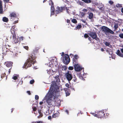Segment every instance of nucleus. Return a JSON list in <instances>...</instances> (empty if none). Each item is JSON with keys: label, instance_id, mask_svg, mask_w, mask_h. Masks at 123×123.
Listing matches in <instances>:
<instances>
[{"label": "nucleus", "instance_id": "nucleus-10", "mask_svg": "<svg viewBox=\"0 0 123 123\" xmlns=\"http://www.w3.org/2000/svg\"><path fill=\"white\" fill-rule=\"evenodd\" d=\"M97 115L98 116V118H104L105 113H104L103 111H99L97 113Z\"/></svg>", "mask_w": 123, "mask_h": 123}, {"label": "nucleus", "instance_id": "nucleus-14", "mask_svg": "<svg viewBox=\"0 0 123 123\" xmlns=\"http://www.w3.org/2000/svg\"><path fill=\"white\" fill-rule=\"evenodd\" d=\"M82 11L84 12H87L88 11H89V12H92L94 11V10L90 7H87L86 9L84 8L82 9Z\"/></svg>", "mask_w": 123, "mask_h": 123}, {"label": "nucleus", "instance_id": "nucleus-47", "mask_svg": "<svg viewBox=\"0 0 123 123\" xmlns=\"http://www.w3.org/2000/svg\"><path fill=\"white\" fill-rule=\"evenodd\" d=\"M24 48L27 50L29 48V47L28 46H24Z\"/></svg>", "mask_w": 123, "mask_h": 123}, {"label": "nucleus", "instance_id": "nucleus-34", "mask_svg": "<svg viewBox=\"0 0 123 123\" xmlns=\"http://www.w3.org/2000/svg\"><path fill=\"white\" fill-rule=\"evenodd\" d=\"M110 52H111V51H112V50L111 49H110ZM106 51L108 53H109V55H111L113 53L112 51H111V54L110 53V51L109 50H106Z\"/></svg>", "mask_w": 123, "mask_h": 123}, {"label": "nucleus", "instance_id": "nucleus-61", "mask_svg": "<svg viewBox=\"0 0 123 123\" xmlns=\"http://www.w3.org/2000/svg\"><path fill=\"white\" fill-rule=\"evenodd\" d=\"M48 117V119H51V117L50 116H49Z\"/></svg>", "mask_w": 123, "mask_h": 123}, {"label": "nucleus", "instance_id": "nucleus-22", "mask_svg": "<svg viewBox=\"0 0 123 123\" xmlns=\"http://www.w3.org/2000/svg\"><path fill=\"white\" fill-rule=\"evenodd\" d=\"M2 20L4 22H8L9 20L8 18L6 17H4L3 18Z\"/></svg>", "mask_w": 123, "mask_h": 123}, {"label": "nucleus", "instance_id": "nucleus-54", "mask_svg": "<svg viewBox=\"0 0 123 123\" xmlns=\"http://www.w3.org/2000/svg\"><path fill=\"white\" fill-rule=\"evenodd\" d=\"M67 23H70V20L69 19H67Z\"/></svg>", "mask_w": 123, "mask_h": 123}, {"label": "nucleus", "instance_id": "nucleus-53", "mask_svg": "<svg viewBox=\"0 0 123 123\" xmlns=\"http://www.w3.org/2000/svg\"><path fill=\"white\" fill-rule=\"evenodd\" d=\"M18 22V20H17V21H15L13 23V24H16V23H17Z\"/></svg>", "mask_w": 123, "mask_h": 123}, {"label": "nucleus", "instance_id": "nucleus-58", "mask_svg": "<svg viewBox=\"0 0 123 123\" xmlns=\"http://www.w3.org/2000/svg\"><path fill=\"white\" fill-rule=\"evenodd\" d=\"M62 8L63 10H64L66 9V7H62Z\"/></svg>", "mask_w": 123, "mask_h": 123}, {"label": "nucleus", "instance_id": "nucleus-37", "mask_svg": "<svg viewBox=\"0 0 123 123\" xmlns=\"http://www.w3.org/2000/svg\"><path fill=\"white\" fill-rule=\"evenodd\" d=\"M89 36L86 33L84 35V37L85 38H87L89 37Z\"/></svg>", "mask_w": 123, "mask_h": 123}, {"label": "nucleus", "instance_id": "nucleus-24", "mask_svg": "<svg viewBox=\"0 0 123 123\" xmlns=\"http://www.w3.org/2000/svg\"><path fill=\"white\" fill-rule=\"evenodd\" d=\"M83 1L84 2L86 3H91L92 1L91 0H81Z\"/></svg>", "mask_w": 123, "mask_h": 123}, {"label": "nucleus", "instance_id": "nucleus-42", "mask_svg": "<svg viewBox=\"0 0 123 123\" xmlns=\"http://www.w3.org/2000/svg\"><path fill=\"white\" fill-rule=\"evenodd\" d=\"M108 2L111 5H112L113 3V2L111 0L109 1Z\"/></svg>", "mask_w": 123, "mask_h": 123}, {"label": "nucleus", "instance_id": "nucleus-8", "mask_svg": "<svg viewBox=\"0 0 123 123\" xmlns=\"http://www.w3.org/2000/svg\"><path fill=\"white\" fill-rule=\"evenodd\" d=\"M71 73L70 71H68L65 74V76L69 82H70V81L72 80L73 78L72 74L71 73Z\"/></svg>", "mask_w": 123, "mask_h": 123}, {"label": "nucleus", "instance_id": "nucleus-4", "mask_svg": "<svg viewBox=\"0 0 123 123\" xmlns=\"http://www.w3.org/2000/svg\"><path fill=\"white\" fill-rule=\"evenodd\" d=\"M15 25H14V26H13L12 27L11 31V33L12 35V39L14 43L16 44L18 43L19 40L18 38H16V35L15 33V30H14L15 27Z\"/></svg>", "mask_w": 123, "mask_h": 123}, {"label": "nucleus", "instance_id": "nucleus-56", "mask_svg": "<svg viewBox=\"0 0 123 123\" xmlns=\"http://www.w3.org/2000/svg\"><path fill=\"white\" fill-rule=\"evenodd\" d=\"M70 56H71V57H72L74 56V55L72 54H70Z\"/></svg>", "mask_w": 123, "mask_h": 123}, {"label": "nucleus", "instance_id": "nucleus-21", "mask_svg": "<svg viewBox=\"0 0 123 123\" xmlns=\"http://www.w3.org/2000/svg\"><path fill=\"white\" fill-rule=\"evenodd\" d=\"M104 44L106 46H108L110 48H111L112 47L111 45L109 43L107 42H106Z\"/></svg>", "mask_w": 123, "mask_h": 123}, {"label": "nucleus", "instance_id": "nucleus-48", "mask_svg": "<svg viewBox=\"0 0 123 123\" xmlns=\"http://www.w3.org/2000/svg\"><path fill=\"white\" fill-rule=\"evenodd\" d=\"M65 86L68 88H69V85L68 83H67L66 84H65Z\"/></svg>", "mask_w": 123, "mask_h": 123}, {"label": "nucleus", "instance_id": "nucleus-7", "mask_svg": "<svg viewBox=\"0 0 123 123\" xmlns=\"http://www.w3.org/2000/svg\"><path fill=\"white\" fill-rule=\"evenodd\" d=\"M102 30L105 33H109L113 34L114 33V32L112 31L106 26H103L102 28Z\"/></svg>", "mask_w": 123, "mask_h": 123}, {"label": "nucleus", "instance_id": "nucleus-5", "mask_svg": "<svg viewBox=\"0 0 123 123\" xmlns=\"http://www.w3.org/2000/svg\"><path fill=\"white\" fill-rule=\"evenodd\" d=\"M88 34L93 39H95L98 41L100 40L99 38L97 37V34L95 32H91Z\"/></svg>", "mask_w": 123, "mask_h": 123}, {"label": "nucleus", "instance_id": "nucleus-49", "mask_svg": "<svg viewBox=\"0 0 123 123\" xmlns=\"http://www.w3.org/2000/svg\"><path fill=\"white\" fill-rule=\"evenodd\" d=\"M92 115H93L94 116L96 117H98V116L97 115V114H94V113H92Z\"/></svg>", "mask_w": 123, "mask_h": 123}, {"label": "nucleus", "instance_id": "nucleus-52", "mask_svg": "<svg viewBox=\"0 0 123 123\" xmlns=\"http://www.w3.org/2000/svg\"><path fill=\"white\" fill-rule=\"evenodd\" d=\"M27 92L29 95H31V93L30 91H27Z\"/></svg>", "mask_w": 123, "mask_h": 123}, {"label": "nucleus", "instance_id": "nucleus-50", "mask_svg": "<svg viewBox=\"0 0 123 123\" xmlns=\"http://www.w3.org/2000/svg\"><path fill=\"white\" fill-rule=\"evenodd\" d=\"M65 10H66L67 12L68 13H69V11H68V10H69V9L68 8H67V7H66V9H65Z\"/></svg>", "mask_w": 123, "mask_h": 123}, {"label": "nucleus", "instance_id": "nucleus-59", "mask_svg": "<svg viewBox=\"0 0 123 123\" xmlns=\"http://www.w3.org/2000/svg\"><path fill=\"white\" fill-rule=\"evenodd\" d=\"M14 108H12L11 109V113H12L13 112V111L14 110Z\"/></svg>", "mask_w": 123, "mask_h": 123}, {"label": "nucleus", "instance_id": "nucleus-11", "mask_svg": "<svg viewBox=\"0 0 123 123\" xmlns=\"http://www.w3.org/2000/svg\"><path fill=\"white\" fill-rule=\"evenodd\" d=\"M74 69L76 71H79L82 69V68L80 67V65L79 64L74 65Z\"/></svg>", "mask_w": 123, "mask_h": 123}, {"label": "nucleus", "instance_id": "nucleus-1", "mask_svg": "<svg viewBox=\"0 0 123 123\" xmlns=\"http://www.w3.org/2000/svg\"><path fill=\"white\" fill-rule=\"evenodd\" d=\"M36 58L35 54L33 53L31 54L26 62H25L23 67L27 69L28 67H31L32 64L36 62V61H34Z\"/></svg>", "mask_w": 123, "mask_h": 123}, {"label": "nucleus", "instance_id": "nucleus-40", "mask_svg": "<svg viewBox=\"0 0 123 123\" xmlns=\"http://www.w3.org/2000/svg\"><path fill=\"white\" fill-rule=\"evenodd\" d=\"M55 13L56 14H57L60 13V11L58 10L57 9L55 11Z\"/></svg>", "mask_w": 123, "mask_h": 123}, {"label": "nucleus", "instance_id": "nucleus-16", "mask_svg": "<svg viewBox=\"0 0 123 123\" xmlns=\"http://www.w3.org/2000/svg\"><path fill=\"white\" fill-rule=\"evenodd\" d=\"M2 2V1L1 0H0V14H3L4 13Z\"/></svg>", "mask_w": 123, "mask_h": 123}, {"label": "nucleus", "instance_id": "nucleus-41", "mask_svg": "<svg viewBox=\"0 0 123 123\" xmlns=\"http://www.w3.org/2000/svg\"><path fill=\"white\" fill-rule=\"evenodd\" d=\"M32 108L33 109V111H36L37 110V108L35 107H32Z\"/></svg>", "mask_w": 123, "mask_h": 123}, {"label": "nucleus", "instance_id": "nucleus-64", "mask_svg": "<svg viewBox=\"0 0 123 123\" xmlns=\"http://www.w3.org/2000/svg\"><path fill=\"white\" fill-rule=\"evenodd\" d=\"M101 51H104V50L103 48H101Z\"/></svg>", "mask_w": 123, "mask_h": 123}, {"label": "nucleus", "instance_id": "nucleus-43", "mask_svg": "<svg viewBox=\"0 0 123 123\" xmlns=\"http://www.w3.org/2000/svg\"><path fill=\"white\" fill-rule=\"evenodd\" d=\"M24 38V37H21L19 38V40L20 41H22Z\"/></svg>", "mask_w": 123, "mask_h": 123}, {"label": "nucleus", "instance_id": "nucleus-17", "mask_svg": "<svg viewBox=\"0 0 123 123\" xmlns=\"http://www.w3.org/2000/svg\"><path fill=\"white\" fill-rule=\"evenodd\" d=\"M61 101L60 100L56 99L55 102V104L56 106H59L61 105Z\"/></svg>", "mask_w": 123, "mask_h": 123}, {"label": "nucleus", "instance_id": "nucleus-31", "mask_svg": "<svg viewBox=\"0 0 123 123\" xmlns=\"http://www.w3.org/2000/svg\"><path fill=\"white\" fill-rule=\"evenodd\" d=\"M6 74L5 73H4L3 74H2L1 76V78H3L4 77H5Z\"/></svg>", "mask_w": 123, "mask_h": 123}, {"label": "nucleus", "instance_id": "nucleus-28", "mask_svg": "<svg viewBox=\"0 0 123 123\" xmlns=\"http://www.w3.org/2000/svg\"><path fill=\"white\" fill-rule=\"evenodd\" d=\"M72 22L75 24H76L77 23V21L75 19H73L72 20Z\"/></svg>", "mask_w": 123, "mask_h": 123}, {"label": "nucleus", "instance_id": "nucleus-12", "mask_svg": "<svg viewBox=\"0 0 123 123\" xmlns=\"http://www.w3.org/2000/svg\"><path fill=\"white\" fill-rule=\"evenodd\" d=\"M120 50L122 53L120 52L119 50L118 49L116 52V53L119 56L123 58V48L121 49Z\"/></svg>", "mask_w": 123, "mask_h": 123}, {"label": "nucleus", "instance_id": "nucleus-36", "mask_svg": "<svg viewBox=\"0 0 123 123\" xmlns=\"http://www.w3.org/2000/svg\"><path fill=\"white\" fill-rule=\"evenodd\" d=\"M34 82V80H31L30 81V83L31 84H33Z\"/></svg>", "mask_w": 123, "mask_h": 123}, {"label": "nucleus", "instance_id": "nucleus-33", "mask_svg": "<svg viewBox=\"0 0 123 123\" xmlns=\"http://www.w3.org/2000/svg\"><path fill=\"white\" fill-rule=\"evenodd\" d=\"M116 6L117 7H122V5L121 4H118L116 5Z\"/></svg>", "mask_w": 123, "mask_h": 123}, {"label": "nucleus", "instance_id": "nucleus-60", "mask_svg": "<svg viewBox=\"0 0 123 123\" xmlns=\"http://www.w3.org/2000/svg\"><path fill=\"white\" fill-rule=\"evenodd\" d=\"M43 102L41 101V102H40L39 103V104L40 105H41L42 104H43Z\"/></svg>", "mask_w": 123, "mask_h": 123}, {"label": "nucleus", "instance_id": "nucleus-30", "mask_svg": "<svg viewBox=\"0 0 123 123\" xmlns=\"http://www.w3.org/2000/svg\"><path fill=\"white\" fill-rule=\"evenodd\" d=\"M82 27V26L81 25H77L76 27V29H79L80 28Z\"/></svg>", "mask_w": 123, "mask_h": 123}, {"label": "nucleus", "instance_id": "nucleus-27", "mask_svg": "<svg viewBox=\"0 0 123 123\" xmlns=\"http://www.w3.org/2000/svg\"><path fill=\"white\" fill-rule=\"evenodd\" d=\"M32 123H45L41 121H38L36 122H32Z\"/></svg>", "mask_w": 123, "mask_h": 123}, {"label": "nucleus", "instance_id": "nucleus-18", "mask_svg": "<svg viewBox=\"0 0 123 123\" xmlns=\"http://www.w3.org/2000/svg\"><path fill=\"white\" fill-rule=\"evenodd\" d=\"M9 16L11 17V18L12 19V18L17 17V16L16 14L15 13L12 12L10 13Z\"/></svg>", "mask_w": 123, "mask_h": 123}, {"label": "nucleus", "instance_id": "nucleus-62", "mask_svg": "<svg viewBox=\"0 0 123 123\" xmlns=\"http://www.w3.org/2000/svg\"><path fill=\"white\" fill-rule=\"evenodd\" d=\"M121 11L122 13H123V7L121 8Z\"/></svg>", "mask_w": 123, "mask_h": 123}, {"label": "nucleus", "instance_id": "nucleus-9", "mask_svg": "<svg viewBox=\"0 0 123 123\" xmlns=\"http://www.w3.org/2000/svg\"><path fill=\"white\" fill-rule=\"evenodd\" d=\"M79 58L78 55H74V57L73 59V63L74 65L78 64V59Z\"/></svg>", "mask_w": 123, "mask_h": 123}, {"label": "nucleus", "instance_id": "nucleus-3", "mask_svg": "<svg viewBox=\"0 0 123 123\" xmlns=\"http://www.w3.org/2000/svg\"><path fill=\"white\" fill-rule=\"evenodd\" d=\"M53 96V93H49L44 98V99L46 100L47 102L49 105H52L53 101L52 99Z\"/></svg>", "mask_w": 123, "mask_h": 123}, {"label": "nucleus", "instance_id": "nucleus-2", "mask_svg": "<svg viewBox=\"0 0 123 123\" xmlns=\"http://www.w3.org/2000/svg\"><path fill=\"white\" fill-rule=\"evenodd\" d=\"M59 76L57 75L55 77V81L52 82L51 84V87L52 90H53L54 92H58L59 90V87L58 85L59 84V82L60 79L59 78Z\"/></svg>", "mask_w": 123, "mask_h": 123}, {"label": "nucleus", "instance_id": "nucleus-13", "mask_svg": "<svg viewBox=\"0 0 123 123\" xmlns=\"http://www.w3.org/2000/svg\"><path fill=\"white\" fill-rule=\"evenodd\" d=\"M13 62H5V65L7 67L9 68L10 67H12V65Z\"/></svg>", "mask_w": 123, "mask_h": 123}, {"label": "nucleus", "instance_id": "nucleus-63", "mask_svg": "<svg viewBox=\"0 0 123 123\" xmlns=\"http://www.w3.org/2000/svg\"><path fill=\"white\" fill-rule=\"evenodd\" d=\"M65 112L67 113V114H68V110H66L65 111Z\"/></svg>", "mask_w": 123, "mask_h": 123}, {"label": "nucleus", "instance_id": "nucleus-6", "mask_svg": "<svg viewBox=\"0 0 123 123\" xmlns=\"http://www.w3.org/2000/svg\"><path fill=\"white\" fill-rule=\"evenodd\" d=\"M63 63L66 65H67L70 62V60L68 55L66 54L63 56Z\"/></svg>", "mask_w": 123, "mask_h": 123}, {"label": "nucleus", "instance_id": "nucleus-23", "mask_svg": "<svg viewBox=\"0 0 123 123\" xmlns=\"http://www.w3.org/2000/svg\"><path fill=\"white\" fill-rule=\"evenodd\" d=\"M114 31H116L117 30L118 27V24H116L114 25Z\"/></svg>", "mask_w": 123, "mask_h": 123}, {"label": "nucleus", "instance_id": "nucleus-32", "mask_svg": "<svg viewBox=\"0 0 123 123\" xmlns=\"http://www.w3.org/2000/svg\"><path fill=\"white\" fill-rule=\"evenodd\" d=\"M80 14L82 17H84L86 15V13L83 12H80Z\"/></svg>", "mask_w": 123, "mask_h": 123}, {"label": "nucleus", "instance_id": "nucleus-57", "mask_svg": "<svg viewBox=\"0 0 123 123\" xmlns=\"http://www.w3.org/2000/svg\"><path fill=\"white\" fill-rule=\"evenodd\" d=\"M12 67H11L10 69H9L8 70V72H9V74L11 72V68Z\"/></svg>", "mask_w": 123, "mask_h": 123}, {"label": "nucleus", "instance_id": "nucleus-51", "mask_svg": "<svg viewBox=\"0 0 123 123\" xmlns=\"http://www.w3.org/2000/svg\"><path fill=\"white\" fill-rule=\"evenodd\" d=\"M3 1L5 3H7L9 2V0H3Z\"/></svg>", "mask_w": 123, "mask_h": 123}, {"label": "nucleus", "instance_id": "nucleus-35", "mask_svg": "<svg viewBox=\"0 0 123 123\" xmlns=\"http://www.w3.org/2000/svg\"><path fill=\"white\" fill-rule=\"evenodd\" d=\"M119 37L121 38H123V33L120 34L119 35Z\"/></svg>", "mask_w": 123, "mask_h": 123}, {"label": "nucleus", "instance_id": "nucleus-45", "mask_svg": "<svg viewBox=\"0 0 123 123\" xmlns=\"http://www.w3.org/2000/svg\"><path fill=\"white\" fill-rule=\"evenodd\" d=\"M73 80H74V82H77V79L76 77H74Z\"/></svg>", "mask_w": 123, "mask_h": 123}, {"label": "nucleus", "instance_id": "nucleus-15", "mask_svg": "<svg viewBox=\"0 0 123 123\" xmlns=\"http://www.w3.org/2000/svg\"><path fill=\"white\" fill-rule=\"evenodd\" d=\"M88 17L90 19H91L92 21H93L94 20L93 19V14L92 12H90L88 14Z\"/></svg>", "mask_w": 123, "mask_h": 123}, {"label": "nucleus", "instance_id": "nucleus-44", "mask_svg": "<svg viewBox=\"0 0 123 123\" xmlns=\"http://www.w3.org/2000/svg\"><path fill=\"white\" fill-rule=\"evenodd\" d=\"M35 99L36 100H38L39 99V97L38 95H36L35 96Z\"/></svg>", "mask_w": 123, "mask_h": 123}, {"label": "nucleus", "instance_id": "nucleus-39", "mask_svg": "<svg viewBox=\"0 0 123 123\" xmlns=\"http://www.w3.org/2000/svg\"><path fill=\"white\" fill-rule=\"evenodd\" d=\"M38 112L39 113L40 115L42 117L43 116V114L41 112V111L39 110H38Z\"/></svg>", "mask_w": 123, "mask_h": 123}, {"label": "nucleus", "instance_id": "nucleus-26", "mask_svg": "<svg viewBox=\"0 0 123 123\" xmlns=\"http://www.w3.org/2000/svg\"><path fill=\"white\" fill-rule=\"evenodd\" d=\"M52 61L55 63H56L57 62V59L56 58H54L52 59Z\"/></svg>", "mask_w": 123, "mask_h": 123}, {"label": "nucleus", "instance_id": "nucleus-25", "mask_svg": "<svg viewBox=\"0 0 123 123\" xmlns=\"http://www.w3.org/2000/svg\"><path fill=\"white\" fill-rule=\"evenodd\" d=\"M59 113H56L53 115L52 117L53 118H56L59 116Z\"/></svg>", "mask_w": 123, "mask_h": 123}, {"label": "nucleus", "instance_id": "nucleus-38", "mask_svg": "<svg viewBox=\"0 0 123 123\" xmlns=\"http://www.w3.org/2000/svg\"><path fill=\"white\" fill-rule=\"evenodd\" d=\"M68 69L70 70H72L74 69V68L72 66H69L68 67Z\"/></svg>", "mask_w": 123, "mask_h": 123}, {"label": "nucleus", "instance_id": "nucleus-46", "mask_svg": "<svg viewBox=\"0 0 123 123\" xmlns=\"http://www.w3.org/2000/svg\"><path fill=\"white\" fill-rule=\"evenodd\" d=\"M17 77L16 76H15L13 77V79L14 80H16L17 79Z\"/></svg>", "mask_w": 123, "mask_h": 123}, {"label": "nucleus", "instance_id": "nucleus-19", "mask_svg": "<svg viewBox=\"0 0 123 123\" xmlns=\"http://www.w3.org/2000/svg\"><path fill=\"white\" fill-rule=\"evenodd\" d=\"M51 15H53L54 13L55 12V8L54 6L52 5L51 6Z\"/></svg>", "mask_w": 123, "mask_h": 123}, {"label": "nucleus", "instance_id": "nucleus-20", "mask_svg": "<svg viewBox=\"0 0 123 123\" xmlns=\"http://www.w3.org/2000/svg\"><path fill=\"white\" fill-rule=\"evenodd\" d=\"M66 94V96H69L70 94V93L69 91V89L68 88H65L64 89Z\"/></svg>", "mask_w": 123, "mask_h": 123}, {"label": "nucleus", "instance_id": "nucleus-55", "mask_svg": "<svg viewBox=\"0 0 123 123\" xmlns=\"http://www.w3.org/2000/svg\"><path fill=\"white\" fill-rule=\"evenodd\" d=\"M64 53L63 52H62V53L61 56H64Z\"/></svg>", "mask_w": 123, "mask_h": 123}, {"label": "nucleus", "instance_id": "nucleus-29", "mask_svg": "<svg viewBox=\"0 0 123 123\" xmlns=\"http://www.w3.org/2000/svg\"><path fill=\"white\" fill-rule=\"evenodd\" d=\"M57 9L58 10H59L60 11V12H61L63 10V9H62V7H58L57 8Z\"/></svg>", "mask_w": 123, "mask_h": 123}]
</instances>
